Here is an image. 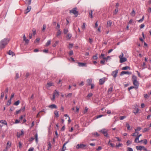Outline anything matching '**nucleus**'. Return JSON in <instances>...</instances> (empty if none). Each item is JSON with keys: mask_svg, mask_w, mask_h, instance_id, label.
<instances>
[{"mask_svg": "<svg viewBox=\"0 0 151 151\" xmlns=\"http://www.w3.org/2000/svg\"><path fill=\"white\" fill-rule=\"evenodd\" d=\"M72 36V35L71 33H69L67 34L66 38L67 40H70Z\"/></svg>", "mask_w": 151, "mask_h": 151, "instance_id": "obj_15", "label": "nucleus"}, {"mask_svg": "<svg viewBox=\"0 0 151 151\" xmlns=\"http://www.w3.org/2000/svg\"><path fill=\"white\" fill-rule=\"evenodd\" d=\"M101 57H102L103 60H106L107 61L109 59H110L111 58L110 56H108L106 58L104 57V54H101L100 56Z\"/></svg>", "mask_w": 151, "mask_h": 151, "instance_id": "obj_8", "label": "nucleus"}, {"mask_svg": "<svg viewBox=\"0 0 151 151\" xmlns=\"http://www.w3.org/2000/svg\"><path fill=\"white\" fill-rule=\"evenodd\" d=\"M93 96V94L91 93H89L86 97V98L88 99H90V98H91Z\"/></svg>", "mask_w": 151, "mask_h": 151, "instance_id": "obj_21", "label": "nucleus"}, {"mask_svg": "<svg viewBox=\"0 0 151 151\" xmlns=\"http://www.w3.org/2000/svg\"><path fill=\"white\" fill-rule=\"evenodd\" d=\"M101 63L102 65H104L105 64V60H103L101 61Z\"/></svg>", "mask_w": 151, "mask_h": 151, "instance_id": "obj_56", "label": "nucleus"}, {"mask_svg": "<svg viewBox=\"0 0 151 151\" xmlns=\"http://www.w3.org/2000/svg\"><path fill=\"white\" fill-rule=\"evenodd\" d=\"M130 69V67L128 66H125L122 68V69L123 70H126L127 69Z\"/></svg>", "mask_w": 151, "mask_h": 151, "instance_id": "obj_27", "label": "nucleus"}, {"mask_svg": "<svg viewBox=\"0 0 151 151\" xmlns=\"http://www.w3.org/2000/svg\"><path fill=\"white\" fill-rule=\"evenodd\" d=\"M127 149V151H133L131 147H128Z\"/></svg>", "mask_w": 151, "mask_h": 151, "instance_id": "obj_62", "label": "nucleus"}, {"mask_svg": "<svg viewBox=\"0 0 151 151\" xmlns=\"http://www.w3.org/2000/svg\"><path fill=\"white\" fill-rule=\"evenodd\" d=\"M48 150H49L51 148V145L50 142H48Z\"/></svg>", "mask_w": 151, "mask_h": 151, "instance_id": "obj_33", "label": "nucleus"}, {"mask_svg": "<svg viewBox=\"0 0 151 151\" xmlns=\"http://www.w3.org/2000/svg\"><path fill=\"white\" fill-rule=\"evenodd\" d=\"M33 32V35H35L36 34V30L35 29H33L32 30Z\"/></svg>", "mask_w": 151, "mask_h": 151, "instance_id": "obj_61", "label": "nucleus"}, {"mask_svg": "<svg viewBox=\"0 0 151 151\" xmlns=\"http://www.w3.org/2000/svg\"><path fill=\"white\" fill-rule=\"evenodd\" d=\"M127 74L128 75H130L131 74V73L129 72L128 71H123L121 72L120 75L121 76H122L124 74Z\"/></svg>", "mask_w": 151, "mask_h": 151, "instance_id": "obj_12", "label": "nucleus"}, {"mask_svg": "<svg viewBox=\"0 0 151 151\" xmlns=\"http://www.w3.org/2000/svg\"><path fill=\"white\" fill-rule=\"evenodd\" d=\"M118 70H115L114 71L112 72L111 73L112 75L115 78L117 75V74L118 73Z\"/></svg>", "mask_w": 151, "mask_h": 151, "instance_id": "obj_9", "label": "nucleus"}, {"mask_svg": "<svg viewBox=\"0 0 151 151\" xmlns=\"http://www.w3.org/2000/svg\"><path fill=\"white\" fill-rule=\"evenodd\" d=\"M145 27V25L144 24H142L140 25V28L141 29Z\"/></svg>", "mask_w": 151, "mask_h": 151, "instance_id": "obj_64", "label": "nucleus"}, {"mask_svg": "<svg viewBox=\"0 0 151 151\" xmlns=\"http://www.w3.org/2000/svg\"><path fill=\"white\" fill-rule=\"evenodd\" d=\"M32 0H26V3L28 5H29L31 3Z\"/></svg>", "mask_w": 151, "mask_h": 151, "instance_id": "obj_41", "label": "nucleus"}, {"mask_svg": "<svg viewBox=\"0 0 151 151\" xmlns=\"http://www.w3.org/2000/svg\"><path fill=\"white\" fill-rule=\"evenodd\" d=\"M72 95V93H69L66 96V97H70Z\"/></svg>", "mask_w": 151, "mask_h": 151, "instance_id": "obj_50", "label": "nucleus"}, {"mask_svg": "<svg viewBox=\"0 0 151 151\" xmlns=\"http://www.w3.org/2000/svg\"><path fill=\"white\" fill-rule=\"evenodd\" d=\"M59 95V92L56 90H55V91L53 93V96H55V97L58 96Z\"/></svg>", "mask_w": 151, "mask_h": 151, "instance_id": "obj_16", "label": "nucleus"}, {"mask_svg": "<svg viewBox=\"0 0 151 151\" xmlns=\"http://www.w3.org/2000/svg\"><path fill=\"white\" fill-rule=\"evenodd\" d=\"M54 114L56 117H59V113L58 111H55L54 112Z\"/></svg>", "mask_w": 151, "mask_h": 151, "instance_id": "obj_25", "label": "nucleus"}, {"mask_svg": "<svg viewBox=\"0 0 151 151\" xmlns=\"http://www.w3.org/2000/svg\"><path fill=\"white\" fill-rule=\"evenodd\" d=\"M126 117V116H121L119 117V119L120 120H122L125 118Z\"/></svg>", "mask_w": 151, "mask_h": 151, "instance_id": "obj_46", "label": "nucleus"}, {"mask_svg": "<svg viewBox=\"0 0 151 151\" xmlns=\"http://www.w3.org/2000/svg\"><path fill=\"white\" fill-rule=\"evenodd\" d=\"M97 55H98L97 54H96L95 55H93L92 57L93 59L94 60L97 59L98 58Z\"/></svg>", "mask_w": 151, "mask_h": 151, "instance_id": "obj_30", "label": "nucleus"}, {"mask_svg": "<svg viewBox=\"0 0 151 151\" xmlns=\"http://www.w3.org/2000/svg\"><path fill=\"white\" fill-rule=\"evenodd\" d=\"M138 133H139L138 132H135V133H133L132 134V135L133 136H137V135L138 134Z\"/></svg>", "mask_w": 151, "mask_h": 151, "instance_id": "obj_49", "label": "nucleus"}, {"mask_svg": "<svg viewBox=\"0 0 151 151\" xmlns=\"http://www.w3.org/2000/svg\"><path fill=\"white\" fill-rule=\"evenodd\" d=\"M86 145L80 144H78L77 145L76 148L77 149H85L86 147Z\"/></svg>", "mask_w": 151, "mask_h": 151, "instance_id": "obj_5", "label": "nucleus"}, {"mask_svg": "<svg viewBox=\"0 0 151 151\" xmlns=\"http://www.w3.org/2000/svg\"><path fill=\"white\" fill-rule=\"evenodd\" d=\"M102 149V147L101 146H99L98 147V148L96 149V150L98 151H99Z\"/></svg>", "mask_w": 151, "mask_h": 151, "instance_id": "obj_55", "label": "nucleus"}, {"mask_svg": "<svg viewBox=\"0 0 151 151\" xmlns=\"http://www.w3.org/2000/svg\"><path fill=\"white\" fill-rule=\"evenodd\" d=\"M85 25H86L85 23H84L83 24V25L81 27L82 29L83 30H84L85 29V28H86Z\"/></svg>", "mask_w": 151, "mask_h": 151, "instance_id": "obj_44", "label": "nucleus"}, {"mask_svg": "<svg viewBox=\"0 0 151 151\" xmlns=\"http://www.w3.org/2000/svg\"><path fill=\"white\" fill-rule=\"evenodd\" d=\"M144 18V17L143 16V17H142V19H140L138 21V22H142L143 21Z\"/></svg>", "mask_w": 151, "mask_h": 151, "instance_id": "obj_48", "label": "nucleus"}, {"mask_svg": "<svg viewBox=\"0 0 151 151\" xmlns=\"http://www.w3.org/2000/svg\"><path fill=\"white\" fill-rule=\"evenodd\" d=\"M136 148L137 150H142L143 149L145 151H147V149L145 148V147L143 146H137L136 147Z\"/></svg>", "mask_w": 151, "mask_h": 151, "instance_id": "obj_7", "label": "nucleus"}, {"mask_svg": "<svg viewBox=\"0 0 151 151\" xmlns=\"http://www.w3.org/2000/svg\"><path fill=\"white\" fill-rule=\"evenodd\" d=\"M11 143H10L9 144V146H7L6 147V148L5 149H4L3 151H7L8 149L11 146Z\"/></svg>", "mask_w": 151, "mask_h": 151, "instance_id": "obj_24", "label": "nucleus"}, {"mask_svg": "<svg viewBox=\"0 0 151 151\" xmlns=\"http://www.w3.org/2000/svg\"><path fill=\"white\" fill-rule=\"evenodd\" d=\"M93 39H92L91 38H89V42L91 43V44L92 42H93Z\"/></svg>", "mask_w": 151, "mask_h": 151, "instance_id": "obj_58", "label": "nucleus"}, {"mask_svg": "<svg viewBox=\"0 0 151 151\" xmlns=\"http://www.w3.org/2000/svg\"><path fill=\"white\" fill-rule=\"evenodd\" d=\"M78 65L79 66H83L85 65L86 63H78Z\"/></svg>", "mask_w": 151, "mask_h": 151, "instance_id": "obj_23", "label": "nucleus"}, {"mask_svg": "<svg viewBox=\"0 0 151 151\" xmlns=\"http://www.w3.org/2000/svg\"><path fill=\"white\" fill-rule=\"evenodd\" d=\"M88 109V108L87 107H86L85 108L83 112V114H85L87 112Z\"/></svg>", "mask_w": 151, "mask_h": 151, "instance_id": "obj_37", "label": "nucleus"}, {"mask_svg": "<svg viewBox=\"0 0 151 151\" xmlns=\"http://www.w3.org/2000/svg\"><path fill=\"white\" fill-rule=\"evenodd\" d=\"M92 80L91 79H89L87 80V82L88 85H90L91 84Z\"/></svg>", "mask_w": 151, "mask_h": 151, "instance_id": "obj_19", "label": "nucleus"}, {"mask_svg": "<svg viewBox=\"0 0 151 151\" xmlns=\"http://www.w3.org/2000/svg\"><path fill=\"white\" fill-rule=\"evenodd\" d=\"M149 130V129L147 128H145L144 129V130L143 131V132H146Z\"/></svg>", "mask_w": 151, "mask_h": 151, "instance_id": "obj_51", "label": "nucleus"}, {"mask_svg": "<svg viewBox=\"0 0 151 151\" xmlns=\"http://www.w3.org/2000/svg\"><path fill=\"white\" fill-rule=\"evenodd\" d=\"M31 9V6H28L27 7L26 12H25V14H27L29 12Z\"/></svg>", "mask_w": 151, "mask_h": 151, "instance_id": "obj_14", "label": "nucleus"}, {"mask_svg": "<svg viewBox=\"0 0 151 151\" xmlns=\"http://www.w3.org/2000/svg\"><path fill=\"white\" fill-rule=\"evenodd\" d=\"M19 103L20 101L19 100H18L14 103V104L15 105L17 106L19 104Z\"/></svg>", "mask_w": 151, "mask_h": 151, "instance_id": "obj_36", "label": "nucleus"}, {"mask_svg": "<svg viewBox=\"0 0 151 151\" xmlns=\"http://www.w3.org/2000/svg\"><path fill=\"white\" fill-rule=\"evenodd\" d=\"M141 129V128L140 127H138L137 129H135V131L136 132L139 131Z\"/></svg>", "mask_w": 151, "mask_h": 151, "instance_id": "obj_40", "label": "nucleus"}, {"mask_svg": "<svg viewBox=\"0 0 151 151\" xmlns=\"http://www.w3.org/2000/svg\"><path fill=\"white\" fill-rule=\"evenodd\" d=\"M127 145H129L130 144H131L132 143V141L128 140L127 142Z\"/></svg>", "mask_w": 151, "mask_h": 151, "instance_id": "obj_45", "label": "nucleus"}, {"mask_svg": "<svg viewBox=\"0 0 151 151\" xmlns=\"http://www.w3.org/2000/svg\"><path fill=\"white\" fill-rule=\"evenodd\" d=\"M61 32L60 29H59L57 32V37H58L59 36H60L61 34Z\"/></svg>", "mask_w": 151, "mask_h": 151, "instance_id": "obj_29", "label": "nucleus"}, {"mask_svg": "<svg viewBox=\"0 0 151 151\" xmlns=\"http://www.w3.org/2000/svg\"><path fill=\"white\" fill-rule=\"evenodd\" d=\"M51 43V40H49L46 44L45 46L46 47L48 46Z\"/></svg>", "mask_w": 151, "mask_h": 151, "instance_id": "obj_26", "label": "nucleus"}, {"mask_svg": "<svg viewBox=\"0 0 151 151\" xmlns=\"http://www.w3.org/2000/svg\"><path fill=\"white\" fill-rule=\"evenodd\" d=\"M68 30L67 29L65 28L63 31V32L64 34H67L68 32Z\"/></svg>", "mask_w": 151, "mask_h": 151, "instance_id": "obj_43", "label": "nucleus"}, {"mask_svg": "<svg viewBox=\"0 0 151 151\" xmlns=\"http://www.w3.org/2000/svg\"><path fill=\"white\" fill-rule=\"evenodd\" d=\"M118 11V8H116L114 12V14H116Z\"/></svg>", "mask_w": 151, "mask_h": 151, "instance_id": "obj_42", "label": "nucleus"}, {"mask_svg": "<svg viewBox=\"0 0 151 151\" xmlns=\"http://www.w3.org/2000/svg\"><path fill=\"white\" fill-rule=\"evenodd\" d=\"M103 116H104V115H98L96 116V119L100 118L101 117Z\"/></svg>", "mask_w": 151, "mask_h": 151, "instance_id": "obj_53", "label": "nucleus"}, {"mask_svg": "<svg viewBox=\"0 0 151 151\" xmlns=\"http://www.w3.org/2000/svg\"><path fill=\"white\" fill-rule=\"evenodd\" d=\"M126 126L127 127L128 130H129L130 128V126L128 124H127Z\"/></svg>", "mask_w": 151, "mask_h": 151, "instance_id": "obj_60", "label": "nucleus"}, {"mask_svg": "<svg viewBox=\"0 0 151 151\" xmlns=\"http://www.w3.org/2000/svg\"><path fill=\"white\" fill-rule=\"evenodd\" d=\"M92 12L93 11L92 10H91V12H89V15L90 16L91 18H93Z\"/></svg>", "mask_w": 151, "mask_h": 151, "instance_id": "obj_47", "label": "nucleus"}, {"mask_svg": "<svg viewBox=\"0 0 151 151\" xmlns=\"http://www.w3.org/2000/svg\"><path fill=\"white\" fill-rule=\"evenodd\" d=\"M105 77L100 79L99 80L100 84L101 85L103 84L105 81Z\"/></svg>", "mask_w": 151, "mask_h": 151, "instance_id": "obj_10", "label": "nucleus"}, {"mask_svg": "<svg viewBox=\"0 0 151 151\" xmlns=\"http://www.w3.org/2000/svg\"><path fill=\"white\" fill-rule=\"evenodd\" d=\"M9 39L6 38L1 40L0 41V49L2 50L4 48L9 42Z\"/></svg>", "mask_w": 151, "mask_h": 151, "instance_id": "obj_1", "label": "nucleus"}, {"mask_svg": "<svg viewBox=\"0 0 151 151\" xmlns=\"http://www.w3.org/2000/svg\"><path fill=\"white\" fill-rule=\"evenodd\" d=\"M22 143H21V142H19V148H21L22 147Z\"/></svg>", "mask_w": 151, "mask_h": 151, "instance_id": "obj_57", "label": "nucleus"}, {"mask_svg": "<svg viewBox=\"0 0 151 151\" xmlns=\"http://www.w3.org/2000/svg\"><path fill=\"white\" fill-rule=\"evenodd\" d=\"M20 122V120L19 119H16L15 121V123L17 124L18 123Z\"/></svg>", "mask_w": 151, "mask_h": 151, "instance_id": "obj_59", "label": "nucleus"}, {"mask_svg": "<svg viewBox=\"0 0 151 151\" xmlns=\"http://www.w3.org/2000/svg\"><path fill=\"white\" fill-rule=\"evenodd\" d=\"M100 131L104 134L105 136L107 137H109L107 130L106 129H103L101 130Z\"/></svg>", "mask_w": 151, "mask_h": 151, "instance_id": "obj_6", "label": "nucleus"}, {"mask_svg": "<svg viewBox=\"0 0 151 151\" xmlns=\"http://www.w3.org/2000/svg\"><path fill=\"white\" fill-rule=\"evenodd\" d=\"M132 78L133 85L138 87L139 86V83L137 81V77L136 76L133 75Z\"/></svg>", "mask_w": 151, "mask_h": 151, "instance_id": "obj_2", "label": "nucleus"}, {"mask_svg": "<svg viewBox=\"0 0 151 151\" xmlns=\"http://www.w3.org/2000/svg\"><path fill=\"white\" fill-rule=\"evenodd\" d=\"M4 93L3 92H2L1 95V99H2L4 97Z\"/></svg>", "mask_w": 151, "mask_h": 151, "instance_id": "obj_39", "label": "nucleus"}, {"mask_svg": "<svg viewBox=\"0 0 151 151\" xmlns=\"http://www.w3.org/2000/svg\"><path fill=\"white\" fill-rule=\"evenodd\" d=\"M0 123L6 125H7L6 122L5 120H1L0 121Z\"/></svg>", "mask_w": 151, "mask_h": 151, "instance_id": "obj_20", "label": "nucleus"}, {"mask_svg": "<svg viewBox=\"0 0 151 151\" xmlns=\"http://www.w3.org/2000/svg\"><path fill=\"white\" fill-rule=\"evenodd\" d=\"M65 144H63L61 151H65L66 149V147H65Z\"/></svg>", "mask_w": 151, "mask_h": 151, "instance_id": "obj_31", "label": "nucleus"}, {"mask_svg": "<svg viewBox=\"0 0 151 151\" xmlns=\"http://www.w3.org/2000/svg\"><path fill=\"white\" fill-rule=\"evenodd\" d=\"M135 87L134 86H131L128 88V89L129 91L131 89L134 88Z\"/></svg>", "mask_w": 151, "mask_h": 151, "instance_id": "obj_54", "label": "nucleus"}, {"mask_svg": "<svg viewBox=\"0 0 151 151\" xmlns=\"http://www.w3.org/2000/svg\"><path fill=\"white\" fill-rule=\"evenodd\" d=\"M77 9L76 7H75L72 10H70L69 12L70 13H73L75 16L76 17H77L78 15V12L77 11Z\"/></svg>", "mask_w": 151, "mask_h": 151, "instance_id": "obj_3", "label": "nucleus"}, {"mask_svg": "<svg viewBox=\"0 0 151 151\" xmlns=\"http://www.w3.org/2000/svg\"><path fill=\"white\" fill-rule=\"evenodd\" d=\"M113 90V87H110V88L109 89L108 91V93L109 94H110L111 92Z\"/></svg>", "mask_w": 151, "mask_h": 151, "instance_id": "obj_22", "label": "nucleus"}, {"mask_svg": "<svg viewBox=\"0 0 151 151\" xmlns=\"http://www.w3.org/2000/svg\"><path fill=\"white\" fill-rule=\"evenodd\" d=\"M124 54L122 52L121 53V55L119 56V58L120 59V62L122 63L126 61L127 60L126 58L123 57Z\"/></svg>", "mask_w": 151, "mask_h": 151, "instance_id": "obj_4", "label": "nucleus"}, {"mask_svg": "<svg viewBox=\"0 0 151 151\" xmlns=\"http://www.w3.org/2000/svg\"><path fill=\"white\" fill-rule=\"evenodd\" d=\"M135 14V12L133 10L131 13V14L133 16H134Z\"/></svg>", "mask_w": 151, "mask_h": 151, "instance_id": "obj_38", "label": "nucleus"}, {"mask_svg": "<svg viewBox=\"0 0 151 151\" xmlns=\"http://www.w3.org/2000/svg\"><path fill=\"white\" fill-rule=\"evenodd\" d=\"M35 139L36 142L37 143L38 142V134L37 133H36L35 135Z\"/></svg>", "mask_w": 151, "mask_h": 151, "instance_id": "obj_32", "label": "nucleus"}, {"mask_svg": "<svg viewBox=\"0 0 151 151\" xmlns=\"http://www.w3.org/2000/svg\"><path fill=\"white\" fill-rule=\"evenodd\" d=\"M24 134V132L23 130L21 131V132H18L17 134V137L18 138H19L20 137Z\"/></svg>", "mask_w": 151, "mask_h": 151, "instance_id": "obj_11", "label": "nucleus"}, {"mask_svg": "<svg viewBox=\"0 0 151 151\" xmlns=\"http://www.w3.org/2000/svg\"><path fill=\"white\" fill-rule=\"evenodd\" d=\"M11 99H10L8 100L6 104L8 106H9L11 104Z\"/></svg>", "mask_w": 151, "mask_h": 151, "instance_id": "obj_34", "label": "nucleus"}, {"mask_svg": "<svg viewBox=\"0 0 151 151\" xmlns=\"http://www.w3.org/2000/svg\"><path fill=\"white\" fill-rule=\"evenodd\" d=\"M107 27H110L112 25V22L111 20H109L107 22Z\"/></svg>", "mask_w": 151, "mask_h": 151, "instance_id": "obj_18", "label": "nucleus"}, {"mask_svg": "<svg viewBox=\"0 0 151 151\" xmlns=\"http://www.w3.org/2000/svg\"><path fill=\"white\" fill-rule=\"evenodd\" d=\"M46 25L45 24H44L43 26V29L42 30L43 31H45L46 29Z\"/></svg>", "mask_w": 151, "mask_h": 151, "instance_id": "obj_52", "label": "nucleus"}, {"mask_svg": "<svg viewBox=\"0 0 151 151\" xmlns=\"http://www.w3.org/2000/svg\"><path fill=\"white\" fill-rule=\"evenodd\" d=\"M8 54L9 55H12V56L15 55L14 53L10 50L9 51Z\"/></svg>", "mask_w": 151, "mask_h": 151, "instance_id": "obj_17", "label": "nucleus"}, {"mask_svg": "<svg viewBox=\"0 0 151 151\" xmlns=\"http://www.w3.org/2000/svg\"><path fill=\"white\" fill-rule=\"evenodd\" d=\"M47 85L48 87H50L52 86H53V83L51 82H49L47 83Z\"/></svg>", "mask_w": 151, "mask_h": 151, "instance_id": "obj_28", "label": "nucleus"}, {"mask_svg": "<svg viewBox=\"0 0 151 151\" xmlns=\"http://www.w3.org/2000/svg\"><path fill=\"white\" fill-rule=\"evenodd\" d=\"M49 108H50L52 109H57V107L56 105L54 104H52L48 106Z\"/></svg>", "mask_w": 151, "mask_h": 151, "instance_id": "obj_13", "label": "nucleus"}, {"mask_svg": "<svg viewBox=\"0 0 151 151\" xmlns=\"http://www.w3.org/2000/svg\"><path fill=\"white\" fill-rule=\"evenodd\" d=\"M147 11L149 13H151V8L149 7L147 10Z\"/></svg>", "mask_w": 151, "mask_h": 151, "instance_id": "obj_63", "label": "nucleus"}, {"mask_svg": "<svg viewBox=\"0 0 151 151\" xmlns=\"http://www.w3.org/2000/svg\"><path fill=\"white\" fill-rule=\"evenodd\" d=\"M139 111V109L138 108L136 109L135 110H134L133 113H134L135 114H136L137 113H138Z\"/></svg>", "mask_w": 151, "mask_h": 151, "instance_id": "obj_35", "label": "nucleus"}]
</instances>
